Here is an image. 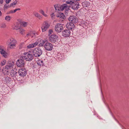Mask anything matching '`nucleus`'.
Instances as JSON below:
<instances>
[{
  "mask_svg": "<svg viewBox=\"0 0 129 129\" xmlns=\"http://www.w3.org/2000/svg\"><path fill=\"white\" fill-rule=\"evenodd\" d=\"M5 69L6 70H8L12 69V68L11 67H10L9 65L8 64L7 65H6L5 66ZM6 71V70H5V71Z\"/></svg>",
  "mask_w": 129,
  "mask_h": 129,
  "instance_id": "nucleus-28",
  "label": "nucleus"
},
{
  "mask_svg": "<svg viewBox=\"0 0 129 129\" xmlns=\"http://www.w3.org/2000/svg\"><path fill=\"white\" fill-rule=\"evenodd\" d=\"M53 31L51 29H50L49 31V36H50V35L53 34Z\"/></svg>",
  "mask_w": 129,
  "mask_h": 129,
  "instance_id": "nucleus-35",
  "label": "nucleus"
},
{
  "mask_svg": "<svg viewBox=\"0 0 129 129\" xmlns=\"http://www.w3.org/2000/svg\"><path fill=\"white\" fill-rule=\"evenodd\" d=\"M14 63L13 62H10L8 64L9 66L11 67L12 68H13V67L14 65Z\"/></svg>",
  "mask_w": 129,
  "mask_h": 129,
  "instance_id": "nucleus-32",
  "label": "nucleus"
},
{
  "mask_svg": "<svg viewBox=\"0 0 129 129\" xmlns=\"http://www.w3.org/2000/svg\"><path fill=\"white\" fill-rule=\"evenodd\" d=\"M27 72L25 69L23 68L19 70L18 74L20 77H21L25 76L27 74Z\"/></svg>",
  "mask_w": 129,
  "mask_h": 129,
  "instance_id": "nucleus-4",
  "label": "nucleus"
},
{
  "mask_svg": "<svg viewBox=\"0 0 129 129\" xmlns=\"http://www.w3.org/2000/svg\"><path fill=\"white\" fill-rule=\"evenodd\" d=\"M16 64L17 66L19 67H22L24 66V59L22 57H20V59L17 60Z\"/></svg>",
  "mask_w": 129,
  "mask_h": 129,
  "instance_id": "nucleus-5",
  "label": "nucleus"
},
{
  "mask_svg": "<svg viewBox=\"0 0 129 129\" xmlns=\"http://www.w3.org/2000/svg\"><path fill=\"white\" fill-rule=\"evenodd\" d=\"M49 40L50 42L52 43H55L57 40L58 36L55 34H52L49 36Z\"/></svg>",
  "mask_w": 129,
  "mask_h": 129,
  "instance_id": "nucleus-7",
  "label": "nucleus"
},
{
  "mask_svg": "<svg viewBox=\"0 0 129 129\" xmlns=\"http://www.w3.org/2000/svg\"><path fill=\"white\" fill-rule=\"evenodd\" d=\"M11 80V79L8 76H6L4 77V82L6 84L9 83Z\"/></svg>",
  "mask_w": 129,
  "mask_h": 129,
  "instance_id": "nucleus-18",
  "label": "nucleus"
},
{
  "mask_svg": "<svg viewBox=\"0 0 129 129\" xmlns=\"http://www.w3.org/2000/svg\"><path fill=\"white\" fill-rule=\"evenodd\" d=\"M70 7L71 8V6H67L66 4H64L61 5V8L62 11L65 9V12L66 13H67L70 9Z\"/></svg>",
  "mask_w": 129,
  "mask_h": 129,
  "instance_id": "nucleus-9",
  "label": "nucleus"
},
{
  "mask_svg": "<svg viewBox=\"0 0 129 129\" xmlns=\"http://www.w3.org/2000/svg\"><path fill=\"white\" fill-rule=\"evenodd\" d=\"M24 44L23 43H20L19 44V49H21L22 48Z\"/></svg>",
  "mask_w": 129,
  "mask_h": 129,
  "instance_id": "nucleus-36",
  "label": "nucleus"
},
{
  "mask_svg": "<svg viewBox=\"0 0 129 129\" xmlns=\"http://www.w3.org/2000/svg\"><path fill=\"white\" fill-rule=\"evenodd\" d=\"M14 28L15 30H18V29H20V27L18 25H16L15 26Z\"/></svg>",
  "mask_w": 129,
  "mask_h": 129,
  "instance_id": "nucleus-33",
  "label": "nucleus"
},
{
  "mask_svg": "<svg viewBox=\"0 0 129 129\" xmlns=\"http://www.w3.org/2000/svg\"><path fill=\"white\" fill-rule=\"evenodd\" d=\"M66 27L68 30H72L74 28L75 25L74 23L69 22L66 25Z\"/></svg>",
  "mask_w": 129,
  "mask_h": 129,
  "instance_id": "nucleus-12",
  "label": "nucleus"
},
{
  "mask_svg": "<svg viewBox=\"0 0 129 129\" xmlns=\"http://www.w3.org/2000/svg\"><path fill=\"white\" fill-rule=\"evenodd\" d=\"M69 20L70 22L73 23H76L78 21V19L77 17L74 16H70L69 18Z\"/></svg>",
  "mask_w": 129,
  "mask_h": 129,
  "instance_id": "nucleus-8",
  "label": "nucleus"
},
{
  "mask_svg": "<svg viewBox=\"0 0 129 129\" xmlns=\"http://www.w3.org/2000/svg\"><path fill=\"white\" fill-rule=\"evenodd\" d=\"M9 46H10V48L11 49H12L14 48V47H16V44H9Z\"/></svg>",
  "mask_w": 129,
  "mask_h": 129,
  "instance_id": "nucleus-27",
  "label": "nucleus"
},
{
  "mask_svg": "<svg viewBox=\"0 0 129 129\" xmlns=\"http://www.w3.org/2000/svg\"><path fill=\"white\" fill-rule=\"evenodd\" d=\"M27 23L25 22H21V24L23 27H25L27 25Z\"/></svg>",
  "mask_w": 129,
  "mask_h": 129,
  "instance_id": "nucleus-29",
  "label": "nucleus"
},
{
  "mask_svg": "<svg viewBox=\"0 0 129 129\" xmlns=\"http://www.w3.org/2000/svg\"><path fill=\"white\" fill-rule=\"evenodd\" d=\"M57 17L62 19H64L66 18L65 15H64V14L62 13H60L59 15H58L57 16Z\"/></svg>",
  "mask_w": 129,
  "mask_h": 129,
  "instance_id": "nucleus-20",
  "label": "nucleus"
},
{
  "mask_svg": "<svg viewBox=\"0 0 129 129\" xmlns=\"http://www.w3.org/2000/svg\"><path fill=\"white\" fill-rule=\"evenodd\" d=\"M63 24L62 23L57 24L54 27L55 30L58 33H59L62 31L63 29Z\"/></svg>",
  "mask_w": 129,
  "mask_h": 129,
  "instance_id": "nucleus-3",
  "label": "nucleus"
},
{
  "mask_svg": "<svg viewBox=\"0 0 129 129\" xmlns=\"http://www.w3.org/2000/svg\"><path fill=\"white\" fill-rule=\"evenodd\" d=\"M4 7L6 8H8V6H7L6 5H4Z\"/></svg>",
  "mask_w": 129,
  "mask_h": 129,
  "instance_id": "nucleus-44",
  "label": "nucleus"
},
{
  "mask_svg": "<svg viewBox=\"0 0 129 129\" xmlns=\"http://www.w3.org/2000/svg\"><path fill=\"white\" fill-rule=\"evenodd\" d=\"M48 28V27H47V26H42L41 27V28L42 31H45Z\"/></svg>",
  "mask_w": 129,
  "mask_h": 129,
  "instance_id": "nucleus-25",
  "label": "nucleus"
},
{
  "mask_svg": "<svg viewBox=\"0 0 129 129\" xmlns=\"http://www.w3.org/2000/svg\"><path fill=\"white\" fill-rule=\"evenodd\" d=\"M42 53V50L39 48H35L33 51V55L36 57L40 56Z\"/></svg>",
  "mask_w": 129,
  "mask_h": 129,
  "instance_id": "nucleus-2",
  "label": "nucleus"
},
{
  "mask_svg": "<svg viewBox=\"0 0 129 129\" xmlns=\"http://www.w3.org/2000/svg\"><path fill=\"white\" fill-rule=\"evenodd\" d=\"M4 25H5V26H2V27H4L5 26V24Z\"/></svg>",
  "mask_w": 129,
  "mask_h": 129,
  "instance_id": "nucleus-47",
  "label": "nucleus"
},
{
  "mask_svg": "<svg viewBox=\"0 0 129 129\" xmlns=\"http://www.w3.org/2000/svg\"><path fill=\"white\" fill-rule=\"evenodd\" d=\"M71 32L68 29H65L62 32V36L65 37H68L70 34Z\"/></svg>",
  "mask_w": 129,
  "mask_h": 129,
  "instance_id": "nucleus-10",
  "label": "nucleus"
},
{
  "mask_svg": "<svg viewBox=\"0 0 129 129\" xmlns=\"http://www.w3.org/2000/svg\"><path fill=\"white\" fill-rule=\"evenodd\" d=\"M25 31V30L22 28H20L19 29L18 31L21 35H23V33Z\"/></svg>",
  "mask_w": 129,
  "mask_h": 129,
  "instance_id": "nucleus-26",
  "label": "nucleus"
},
{
  "mask_svg": "<svg viewBox=\"0 0 129 129\" xmlns=\"http://www.w3.org/2000/svg\"><path fill=\"white\" fill-rule=\"evenodd\" d=\"M55 14L54 13H52L51 14V16L52 19H53L55 16Z\"/></svg>",
  "mask_w": 129,
  "mask_h": 129,
  "instance_id": "nucleus-38",
  "label": "nucleus"
},
{
  "mask_svg": "<svg viewBox=\"0 0 129 129\" xmlns=\"http://www.w3.org/2000/svg\"><path fill=\"white\" fill-rule=\"evenodd\" d=\"M39 12L42 15L44 14V11L42 10H40Z\"/></svg>",
  "mask_w": 129,
  "mask_h": 129,
  "instance_id": "nucleus-41",
  "label": "nucleus"
},
{
  "mask_svg": "<svg viewBox=\"0 0 129 129\" xmlns=\"http://www.w3.org/2000/svg\"><path fill=\"white\" fill-rule=\"evenodd\" d=\"M44 47L46 50L49 51L52 50L53 47L52 44L51 43L46 42L44 45Z\"/></svg>",
  "mask_w": 129,
  "mask_h": 129,
  "instance_id": "nucleus-6",
  "label": "nucleus"
},
{
  "mask_svg": "<svg viewBox=\"0 0 129 129\" xmlns=\"http://www.w3.org/2000/svg\"><path fill=\"white\" fill-rule=\"evenodd\" d=\"M79 7V4L77 2H74L72 5H71V8L73 9L76 10L78 9Z\"/></svg>",
  "mask_w": 129,
  "mask_h": 129,
  "instance_id": "nucleus-11",
  "label": "nucleus"
},
{
  "mask_svg": "<svg viewBox=\"0 0 129 129\" xmlns=\"http://www.w3.org/2000/svg\"><path fill=\"white\" fill-rule=\"evenodd\" d=\"M43 15L45 17H47V15L46 14H45L44 13V14H43Z\"/></svg>",
  "mask_w": 129,
  "mask_h": 129,
  "instance_id": "nucleus-46",
  "label": "nucleus"
},
{
  "mask_svg": "<svg viewBox=\"0 0 129 129\" xmlns=\"http://www.w3.org/2000/svg\"><path fill=\"white\" fill-rule=\"evenodd\" d=\"M29 34H27V36H29Z\"/></svg>",
  "mask_w": 129,
  "mask_h": 129,
  "instance_id": "nucleus-48",
  "label": "nucleus"
},
{
  "mask_svg": "<svg viewBox=\"0 0 129 129\" xmlns=\"http://www.w3.org/2000/svg\"><path fill=\"white\" fill-rule=\"evenodd\" d=\"M46 43V42L45 41L40 40V43L39 44V47L42 46L44 45V44Z\"/></svg>",
  "mask_w": 129,
  "mask_h": 129,
  "instance_id": "nucleus-21",
  "label": "nucleus"
},
{
  "mask_svg": "<svg viewBox=\"0 0 129 129\" xmlns=\"http://www.w3.org/2000/svg\"><path fill=\"white\" fill-rule=\"evenodd\" d=\"M6 63V61H3L1 63V65L2 66H3Z\"/></svg>",
  "mask_w": 129,
  "mask_h": 129,
  "instance_id": "nucleus-39",
  "label": "nucleus"
},
{
  "mask_svg": "<svg viewBox=\"0 0 129 129\" xmlns=\"http://www.w3.org/2000/svg\"><path fill=\"white\" fill-rule=\"evenodd\" d=\"M11 0H6V2L7 4L9 3L11 1Z\"/></svg>",
  "mask_w": 129,
  "mask_h": 129,
  "instance_id": "nucleus-43",
  "label": "nucleus"
},
{
  "mask_svg": "<svg viewBox=\"0 0 129 129\" xmlns=\"http://www.w3.org/2000/svg\"><path fill=\"white\" fill-rule=\"evenodd\" d=\"M0 53L5 58L7 57V53L6 51L4 50L3 49H1L0 47Z\"/></svg>",
  "mask_w": 129,
  "mask_h": 129,
  "instance_id": "nucleus-16",
  "label": "nucleus"
},
{
  "mask_svg": "<svg viewBox=\"0 0 129 129\" xmlns=\"http://www.w3.org/2000/svg\"><path fill=\"white\" fill-rule=\"evenodd\" d=\"M54 7L56 12H58L60 10L62 11L61 8V5L60 6L59 5L56 4L54 5Z\"/></svg>",
  "mask_w": 129,
  "mask_h": 129,
  "instance_id": "nucleus-15",
  "label": "nucleus"
},
{
  "mask_svg": "<svg viewBox=\"0 0 129 129\" xmlns=\"http://www.w3.org/2000/svg\"><path fill=\"white\" fill-rule=\"evenodd\" d=\"M11 19V17L9 16H7L5 18V19L7 21H9Z\"/></svg>",
  "mask_w": 129,
  "mask_h": 129,
  "instance_id": "nucleus-30",
  "label": "nucleus"
},
{
  "mask_svg": "<svg viewBox=\"0 0 129 129\" xmlns=\"http://www.w3.org/2000/svg\"><path fill=\"white\" fill-rule=\"evenodd\" d=\"M15 13V12H14V11H13V10L10 11L9 12V14H10V13Z\"/></svg>",
  "mask_w": 129,
  "mask_h": 129,
  "instance_id": "nucleus-42",
  "label": "nucleus"
},
{
  "mask_svg": "<svg viewBox=\"0 0 129 129\" xmlns=\"http://www.w3.org/2000/svg\"><path fill=\"white\" fill-rule=\"evenodd\" d=\"M20 10V9L19 8L16 9L14 10V12L15 13L17 11Z\"/></svg>",
  "mask_w": 129,
  "mask_h": 129,
  "instance_id": "nucleus-40",
  "label": "nucleus"
},
{
  "mask_svg": "<svg viewBox=\"0 0 129 129\" xmlns=\"http://www.w3.org/2000/svg\"><path fill=\"white\" fill-rule=\"evenodd\" d=\"M1 68L0 67V70H1Z\"/></svg>",
  "mask_w": 129,
  "mask_h": 129,
  "instance_id": "nucleus-49",
  "label": "nucleus"
},
{
  "mask_svg": "<svg viewBox=\"0 0 129 129\" xmlns=\"http://www.w3.org/2000/svg\"><path fill=\"white\" fill-rule=\"evenodd\" d=\"M45 26H47V27H49V24L48 22L47 21H45Z\"/></svg>",
  "mask_w": 129,
  "mask_h": 129,
  "instance_id": "nucleus-37",
  "label": "nucleus"
},
{
  "mask_svg": "<svg viewBox=\"0 0 129 129\" xmlns=\"http://www.w3.org/2000/svg\"><path fill=\"white\" fill-rule=\"evenodd\" d=\"M34 14L36 17H38L40 19L42 18L41 16L37 13L35 12L34 13Z\"/></svg>",
  "mask_w": 129,
  "mask_h": 129,
  "instance_id": "nucleus-22",
  "label": "nucleus"
},
{
  "mask_svg": "<svg viewBox=\"0 0 129 129\" xmlns=\"http://www.w3.org/2000/svg\"><path fill=\"white\" fill-rule=\"evenodd\" d=\"M57 58L59 61H61L63 58L61 56V54H58L57 55Z\"/></svg>",
  "mask_w": 129,
  "mask_h": 129,
  "instance_id": "nucleus-23",
  "label": "nucleus"
},
{
  "mask_svg": "<svg viewBox=\"0 0 129 129\" xmlns=\"http://www.w3.org/2000/svg\"><path fill=\"white\" fill-rule=\"evenodd\" d=\"M17 73V72L16 71H14L13 70H11L10 72V75L12 77L17 78L18 77V76H17L16 74Z\"/></svg>",
  "mask_w": 129,
  "mask_h": 129,
  "instance_id": "nucleus-14",
  "label": "nucleus"
},
{
  "mask_svg": "<svg viewBox=\"0 0 129 129\" xmlns=\"http://www.w3.org/2000/svg\"><path fill=\"white\" fill-rule=\"evenodd\" d=\"M74 2L72 1H67L66 2V3L67 4H70V5L69 6H71L72 5Z\"/></svg>",
  "mask_w": 129,
  "mask_h": 129,
  "instance_id": "nucleus-31",
  "label": "nucleus"
},
{
  "mask_svg": "<svg viewBox=\"0 0 129 129\" xmlns=\"http://www.w3.org/2000/svg\"><path fill=\"white\" fill-rule=\"evenodd\" d=\"M30 53V52H24L22 57L26 61H30L33 60L34 57L33 55Z\"/></svg>",
  "mask_w": 129,
  "mask_h": 129,
  "instance_id": "nucleus-1",
  "label": "nucleus"
},
{
  "mask_svg": "<svg viewBox=\"0 0 129 129\" xmlns=\"http://www.w3.org/2000/svg\"><path fill=\"white\" fill-rule=\"evenodd\" d=\"M37 64L40 66H43L44 65V63L42 60H39L37 62Z\"/></svg>",
  "mask_w": 129,
  "mask_h": 129,
  "instance_id": "nucleus-24",
  "label": "nucleus"
},
{
  "mask_svg": "<svg viewBox=\"0 0 129 129\" xmlns=\"http://www.w3.org/2000/svg\"><path fill=\"white\" fill-rule=\"evenodd\" d=\"M9 44H16L17 42L13 38L10 39L9 40Z\"/></svg>",
  "mask_w": 129,
  "mask_h": 129,
  "instance_id": "nucleus-17",
  "label": "nucleus"
},
{
  "mask_svg": "<svg viewBox=\"0 0 129 129\" xmlns=\"http://www.w3.org/2000/svg\"><path fill=\"white\" fill-rule=\"evenodd\" d=\"M82 4L84 7H87L90 5V3L88 1H85L82 3Z\"/></svg>",
  "mask_w": 129,
  "mask_h": 129,
  "instance_id": "nucleus-19",
  "label": "nucleus"
},
{
  "mask_svg": "<svg viewBox=\"0 0 129 129\" xmlns=\"http://www.w3.org/2000/svg\"><path fill=\"white\" fill-rule=\"evenodd\" d=\"M17 0H16L14 2L10 4V6H13L14 5H16L17 3L16 1Z\"/></svg>",
  "mask_w": 129,
  "mask_h": 129,
  "instance_id": "nucleus-34",
  "label": "nucleus"
},
{
  "mask_svg": "<svg viewBox=\"0 0 129 129\" xmlns=\"http://www.w3.org/2000/svg\"><path fill=\"white\" fill-rule=\"evenodd\" d=\"M39 44V43L37 42H36L32 44H30L28 45L27 46V49H30L34 48L36 47Z\"/></svg>",
  "mask_w": 129,
  "mask_h": 129,
  "instance_id": "nucleus-13",
  "label": "nucleus"
},
{
  "mask_svg": "<svg viewBox=\"0 0 129 129\" xmlns=\"http://www.w3.org/2000/svg\"><path fill=\"white\" fill-rule=\"evenodd\" d=\"M3 0H0V3L1 4H2L3 3Z\"/></svg>",
  "mask_w": 129,
  "mask_h": 129,
  "instance_id": "nucleus-45",
  "label": "nucleus"
}]
</instances>
